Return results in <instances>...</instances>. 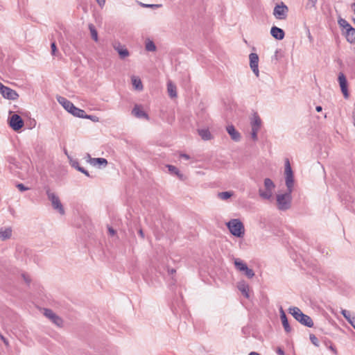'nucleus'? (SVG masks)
I'll return each mask as SVG.
<instances>
[{
  "label": "nucleus",
  "mask_w": 355,
  "mask_h": 355,
  "mask_svg": "<svg viewBox=\"0 0 355 355\" xmlns=\"http://www.w3.org/2000/svg\"><path fill=\"white\" fill-rule=\"evenodd\" d=\"M175 272V270H173H173H171V272H172V273H173V272Z\"/></svg>",
  "instance_id": "obj_62"
},
{
  "label": "nucleus",
  "mask_w": 355,
  "mask_h": 355,
  "mask_svg": "<svg viewBox=\"0 0 355 355\" xmlns=\"http://www.w3.org/2000/svg\"><path fill=\"white\" fill-rule=\"evenodd\" d=\"M245 268H246V269H243V270H242V271H241V272H243V273H244V275H245L248 278H249V279L252 278V277L254 276V271H253L252 269L249 268L248 267V266H245Z\"/></svg>",
  "instance_id": "obj_34"
},
{
  "label": "nucleus",
  "mask_w": 355,
  "mask_h": 355,
  "mask_svg": "<svg viewBox=\"0 0 355 355\" xmlns=\"http://www.w3.org/2000/svg\"><path fill=\"white\" fill-rule=\"evenodd\" d=\"M285 175H286V186L287 187V190L289 192H293V189L294 186V176L293 173L288 159L285 161Z\"/></svg>",
  "instance_id": "obj_5"
},
{
  "label": "nucleus",
  "mask_w": 355,
  "mask_h": 355,
  "mask_svg": "<svg viewBox=\"0 0 355 355\" xmlns=\"http://www.w3.org/2000/svg\"><path fill=\"white\" fill-rule=\"evenodd\" d=\"M114 49L119 53V49H123V48L121 46L120 44L114 45Z\"/></svg>",
  "instance_id": "obj_49"
},
{
  "label": "nucleus",
  "mask_w": 355,
  "mask_h": 355,
  "mask_svg": "<svg viewBox=\"0 0 355 355\" xmlns=\"http://www.w3.org/2000/svg\"><path fill=\"white\" fill-rule=\"evenodd\" d=\"M70 113L75 116L83 119L85 112L83 110L74 106Z\"/></svg>",
  "instance_id": "obj_27"
},
{
  "label": "nucleus",
  "mask_w": 355,
  "mask_h": 355,
  "mask_svg": "<svg viewBox=\"0 0 355 355\" xmlns=\"http://www.w3.org/2000/svg\"><path fill=\"white\" fill-rule=\"evenodd\" d=\"M83 119H88L94 122L98 121V117H97L95 115H87L86 113H85L84 118Z\"/></svg>",
  "instance_id": "obj_37"
},
{
  "label": "nucleus",
  "mask_w": 355,
  "mask_h": 355,
  "mask_svg": "<svg viewBox=\"0 0 355 355\" xmlns=\"http://www.w3.org/2000/svg\"><path fill=\"white\" fill-rule=\"evenodd\" d=\"M241 135H230L231 138L234 141H239L241 139Z\"/></svg>",
  "instance_id": "obj_44"
},
{
  "label": "nucleus",
  "mask_w": 355,
  "mask_h": 355,
  "mask_svg": "<svg viewBox=\"0 0 355 355\" xmlns=\"http://www.w3.org/2000/svg\"><path fill=\"white\" fill-rule=\"evenodd\" d=\"M277 352L279 355H284V352L281 348H278Z\"/></svg>",
  "instance_id": "obj_50"
},
{
  "label": "nucleus",
  "mask_w": 355,
  "mask_h": 355,
  "mask_svg": "<svg viewBox=\"0 0 355 355\" xmlns=\"http://www.w3.org/2000/svg\"><path fill=\"white\" fill-rule=\"evenodd\" d=\"M89 30L90 31V33H91V36L92 37V39L95 41V42H97L98 40V33H97V31L94 26V25H93L92 24H89Z\"/></svg>",
  "instance_id": "obj_29"
},
{
  "label": "nucleus",
  "mask_w": 355,
  "mask_h": 355,
  "mask_svg": "<svg viewBox=\"0 0 355 355\" xmlns=\"http://www.w3.org/2000/svg\"><path fill=\"white\" fill-rule=\"evenodd\" d=\"M180 157H182V158H184L187 160L189 159H190V156L187 154H184V153H181L180 155Z\"/></svg>",
  "instance_id": "obj_48"
},
{
  "label": "nucleus",
  "mask_w": 355,
  "mask_h": 355,
  "mask_svg": "<svg viewBox=\"0 0 355 355\" xmlns=\"http://www.w3.org/2000/svg\"><path fill=\"white\" fill-rule=\"evenodd\" d=\"M23 125L24 122L20 116L18 114L12 115L10 119V125L14 130H19Z\"/></svg>",
  "instance_id": "obj_11"
},
{
  "label": "nucleus",
  "mask_w": 355,
  "mask_h": 355,
  "mask_svg": "<svg viewBox=\"0 0 355 355\" xmlns=\"http://www.w3.org/2000/svg\"><path fill=\"white\" fill-rule=\"evenodd\" d=\"M232 196H233V193L231 191L220 192L218 194V198L223 200H226L230 198Z\"/></svg>",
  "instance_id": "obj_31"
},
{
  "label": "nucleus",
  "mask_w": 355,
  "mask_h": 355,
  "mask_svg": "<svg viewBox=\"0 0 355 355\" xmlns=\"http://www.w3.org/2000/svg\"><path fill=\"white\" fill-rule=\"evenodd\" d=\"M12 235V230L10 227L0 229V239L3 241L8 239Z\"/></svg>",
  "instance_id": "obj_20"
},
{
  "label": "nucleus",
  "mask_w": 355,
  "mask_h": 355,
  "mask_svg": "<svg viewBox=\"0 0 355 355\" xmlns=\"http://www.w3.org/2000/svg\"><path fill=\"white\" fill-rule=\"evenodd\" d=\"M132 84L135 89L141 91L143 89V85L141 79L137 76H132L131 78Z\"/></svg>",
  "instance_id": "obj_22"
},
{
  "label": "nucleus",
  "mask_w": 355,
  "mask_h": 355,
  "mask_svg": "<svg viewBox=\"0 0 355 355\" xmlns=\"http://www.w3.org/2000/svg\"><path fill=\"white\" fill-rule=\"evenodd\" d=\"M279 313H280V318L282 320V325H283V327H284L285 331L286 333L291 332V327L289 325L286 315L282 307L280 308Z\"/></svg>",
  "instance_id": "obj_17"
},
{
  "label": "nucleus",
  "mask_w": 355,
  "mask_h": 355,
  "mask_svg": "<svg viewBox=\"0 0 355 355\" xmlns=\"http://www.w3.org/2000/svg\"><path fill=\"white\" fill-rule=\"evenodd\" d=\"M0 339L3 342L5 345L8 346L9 343L7 338H6L1 333H0Z\"/></svg>",
  "instance_id": "obj_45"
},
{
  "label": "nucleus",
  "mask_w": 355,
  "mask_h": 355,
  "mask_svg": "<svg viewBox=\"0 0 355 355\" xmlns=\"http://www.w3.org/2000/svg\"><path fill=\"white\" fill-rule=\"evenodd\" d=\"M108 232L111 236H114L116 234V231L111 227H108Z\"/></svg>",
  "instance_id": "obj_47"
},
{
  "label": "nucleus",
  "mask_w": 355,
  "mask_h": 355,
  "mask_svg": "<svg viewBox=\"0 0 355 355\" xmlns=\"http://www.w3.org/2000/svg\"><path fill=\"white\" fill-rule=\"evenodd\" d=\"M353 6V8H354V12H355V3L353 4V6Z\"/></svg>",
  "instance_id": "obj_61"
},
{
  "label": "nucleus",
  "mask_w": 355,
  "mask_h": 355,
  "mask_svg": "<svg viewBox=\"0 0 355 355\" xmlns=\"http://www.w3.org/2000/svg\"><path fill=\"white\" fill-rule=\"evenodd\" d=\"M318 2V0H308L306 3V8L309 10L315 9L316 8V3Z\"/></svg>",
  "instance_id": "obj_35"
},
{
  "label": "nucleus",
  "mask_w": 355,
  "mask_h": 355,
  "mask_svg": "<svg viewBox=\"0 0 355 355\" xmlns=\"http://www.w3.org/2000/svg\"><path fill=\"white\" fill-rule=\"evenodd\" d=\"M352 117H353L354 125L355 126V110L352 112Z\"/></svg>",
  "instance_id": "obj_54"
},
{
  "label": "nucleus",
  "mask_w": 355,
  "mask_h": 355,
  "mask_svg": "<svg viewBox=\"0 0 355 355\" xmlns=\"http://www.w3.org/2000/svg\"><path fill=\"white\" fill-rule=\"evenodd\" d=\"M17 189L20 191H27L28 189V187H25L23 184L21 183H19L18 184H17Z\"/></svg>",
  "instance_id": "obj_41"
},
{
  "label": "nucleus",
  "mask_w": 355,
  "mask_h": 355,
  "mask_svg": "<svg viewBox=\"0 0 355 355\" xmlns=\"http://www.w3.org/2000/svg\"><path fill=\"white\" fill-rule=\"evenodd\" d=\"M343 34L345 36L347 40L352 44L355 43V28L352 26L349 28Z\"/></svg>",
  "instance_id": "obj_18"
},
{
  "label": "nucleus",
  "mask_w": 355,
  "mask_h": 355,
  "mask_svg": "<svg viewBox=\"0 0 355 355\" xmlns=\"http://www.w3.org/2000/svg\"><path fill=\"white\" fill-rule=\"evenodd\" d=\"M30 123H31V125H33V126H35V124H36V122H35V120L31 121H30Z\"/></svg>",
  "instance_id": "obj_59"
},
{
  "label": "nucleus",
  "mask_w": 355,
  "mask_h": 355,
  "mask_svg": "<svg viewBox=\"0 0 355 355\" xmlns=\"http://www.w3.org/2000/svg\"><path fill=\"white\" fill-rule=\"evenodd\" d=\"M291 193L292 192H289V191L287 190L284 193L277 195V205L279 210L285 211L291 207L292 200Z\"/></svg>",
  "instance_id": "obj_2"
},
{
  "label": "nucleus",
  "mask_w": 355,
  "mask_h": 355,
  "mask_svg": "<svg viewBox=\"0 0 355 355\" xmlns=\"http://www.w3.org/2000/svg\"><path fill=\"white\" fill-rule=\"evenodd\" d=\"M58 103L68 112H71L75 106L71 101L65 98L64 97L58 96L57 98Z\"/></svg>",
  "instance_id": "obj_15"
},
{
  "label": "nucleus",
  "mask_w": 355,
  "mask_h": 355,
  "mask_svg": "<svg viewBox=\"0 0 355 355\" xmlns=\"http://www.w3.org/2000/svg\"><path fill=\"white\" fill-rule=\"evenodd\" d=\"M132 112L134 116H135L136 117H137L139 119H148V114L143 110V108H142V107L141 105H136L134 107Z\"/></svg>",
  "instance_id": "obj_14"
},
{
  "label": "nucleus",
  "mask_w": 355,
  "mask_h": 355,
  "mask_svg": "<svg viewBox=\"0 0 355 355\" xmlns=\"http://www.w3.org/2000/svg\"><path fill=\"white\" fill-rule=\"evenodd\" d=\"M46 193L49 200L51 203L53 208L58 211L61 215H64L65 213L64 209L56 193L51 191L49 188L46 189Z\"/></svg>",
  "instance_id": "obj_4"
},
{
  "label": "nucleus",
  "mask_w": 355,
  "mask_h": 355,
  "mask_svg": "<svg viewBox=\"0 0 355 355\" xmlns=\"http://www.w3.org/2000/svg\"><path fill=\"white\" fill-rule=\"evenodd\" d=\"M44 315L58 327H61L62 325V319L56 315L52 310L45 309L44 310Z\"/></svg>",
  "instance_id": "obj_10"
},
{
  "label": "nucleus",
  "mask_w": 355,
  "mask_h": 355,
  "mask_svg": "<svg viewBox=\"0 0 355 355\" xmlns=\"http://www.w3.org/2000/svg\"><path fill=\"white\" fill-rule=\"evenodd\" d=\"M350 324L355 329V317L354 319H352V322Z\"/></svg>",
  "instance_id": "obj_56"
},
{
  "label": "nucleus",
  "mask_w": 355,
  "mask_h": 355,
  "mask_svg": "<svg viewBox=\"0 0 355 355\" xmlns=\"http://www.w3.org/2000/svg\"><path fill=\"white\" fill-rule=\"evenodd\" d=\"M289 313L302 324L308 327H312L313 326L312 319L309 315L304 314L298 307L294 306L289 308Z\"/></svg>",
  "instance_id": "obj_1"
},
{
  "label": "nucleus",
  "mask_w": 355,
  "mask_h": 355,
  "mask_svg": "<svg viewBox=\"0 0 355 355\" xmlns=\"http://www.w3.org/2000/svg\"><path fill=\"white\" fill-rule=\"evenodd\" d=\"M145 48H146V51H150V52L155 51L156 49H157L155 43L149 39L146 40V41Z\"/></svg>",
  "instance_id": "obj_28"
},
{
  "label": "nucleus",
  "mask_w": 355,
  "mask_h": 355,
  "mask_svg": "<svg viewBox=\"0 0 355 355\" xmlns=\"http://www.w3.org/2000/svg\"><path fill=\"white\" fill-rule=\"evenodd\" d=\"M315 110L317 112H320V111H322V108L321 106H317Z\"/></svg>",
  "instance_id": "obj_57"
},
{
  "label": "nucleus",
  "mask_w": 355,
  "mask_h": 355,
  "mask_svg": "<svg viewBox=\"0 0 355 355\" xmlns=\"http://www.w3.org/2000/svg\"><path fill=\"white\" fill-rule=\"evenodd\" d=\"M288 12V7L284 3L277 4L273 10V15L277 19H285Z\"/></svg>",
  "instance_id": "obj_6"
},
{
  "label": "nucleus",
  "mask_w": 355,
  "mask_h": 355,
  "mask_svg": "<svg viewBox=\"0 0 355 355\" xmlns=\"http://www.w3.org/2000/svg\"><path fill=\"white\" fill-rule=\"evenodd\" d=\"M341 313L349 323H352V319H354L355 316H352L350 312L345 309H342Z\"/></svg>",
  "instance_id": "obj_33"
},
{
  "label": "nucleus",
  "mask_w": 355,
  "mask_h": 355,
  "mask_svg": "<svg viewBox=\"0 0 355 355\" xmlns=\"http://www.w3.org/2000/svg\"><path fill=\"white\" fill-rule=\"evenodd\" d=\"M338 82L340 87L341 92L345 97L347 98L349 97V92L347 89V81L343 73H340L338 76Z\"/></svg>",
  "instance_id": "obj_12"
},
{
  "label": "nucleus",
  "mask_w": 355,
  "mask_h": 355,
  "mask_svg": "<svg viewBox=\"0 0 355 355\" xmlns=\"http://www.w3.org/2000/svg\"><path fill=\"white\" fill-rule=\"evenodd\" d=\"M201 136L204 141L211 140L213 138V135H201Z\"/></svg>",
  "instance_id": "obj_43"
},
{
  "label": "nucleus",
  "mask_w": 355,
  "mask_h": 355,
  "mask_svg": "<svg viewBox=\"0 0 355 355\" xmlns=\"http://www.w3.org/2000/svg\"><path fill=\"white\" fill-rule=\"evenodd\" d=\"M338 23L342 29V33H344L349 28L352 27V26L345 19L340 18Z\"/></svg>",
  "instance_id": "obj_26"
},
{
  "label": "nucleus",
  "mask_w": 355,
  "mask_h": 355,
  "mask_svg": "<svg viewBox=\"0 0 355 355\" xmlns=\"http://www.w3.org/2000/svg\"><path fill=\"white\" fill-rule=\"evenodd\" d=\"M71 166L73 167H74L75 168H76L78 171L86 175L87 176H88V177L89 176L88 171H86L85 169H84V168L80 166L79 164L77 161H73V162H71Z\"/></svg>",
  "instance_id": "obj_30"
},
{
  "label": "nucleus",
  "mask_w": 355,
  "mask_h": 355,
  "mask_svg": "<svg viewBox=\"0 0 355 355\" xmlns=\"http://www.w3.org/2000/svg\"><path fill=\"white\" fill-rule=\"evenodd\" d=\"M252 135V139L253 141H256L257 139V135Z\"/></svg>",
  "instance_id": "obj_55"
},
{
  "label": "nucleus",
  "mask_w": 355,
  "mask_h": 355,
  "mask_svg": "<svg viewBox=\"0 0 355 355\" xmlns=\"http://www.w3.org/2000/svg\"><path fill=\"white\" fill-rule=\"evenodd\" d=\"M310 340L311 341V343L315 345V346H318L319 345V341H318V339L317 338V337L313 335V334H311L310 335Z\"/></svg>",
  "instance_id": "obj_38"
},
{
  "label": "nucleus",
  "mask_w": 355,
  "mask_h": 355,
  "mask_svg": "<svg viewBox=\"0 0 355 355\" xmlns=\"http://www.w3.org/2000/svg\"><path fill=\"white\" fill-rule=\"evenodd\" d=\"M227 226L232 235L236 237H242L245 234L243 224L239 219H232L227 223Z\"/></svg>",
  "instance_id": "obj_3"
},
{
  "label": "nucleus",
  "mask_w": 355,
  "mask_h": 355,
  "mask_svg": "<svg viewBox=\"0 0 355 355\" xmlns=\"http://www.w3.org/2000/svg\"><path fill=\"white\" fill-rule=\"evenodd\" d=\"M0 93L3 96V98L9 99V100H16L19 95L18 94L13 90L12 89L3 85L0 83Z\"/></svg>",
  "instance_id": "obj_7"
},
{
  "label": "nucleus",
  "mask_w": 355,
  "mask_h": 355,
  "mask_svg": "<svg viewBox=\"0 0 355 355\" xmlns=\"http://www.w3.org/2000/svg\"><path fill=\"white\" fill-rule=\"evenodd\" d=\"M198 133H203V134H205V133H207V130H201V131H200Z\"/></svg>",
  "instance_id": "obj_60"
},
{
  "label": "nucleus",
  "mask_w": 355,
  "mask_h": 355,
  "mask_svg": "<svg viewBox=\"0 0 355 355\" xmlns=\"http://www.w3.org/2000/svg\"><path fill=\"white\" fill-rule=\"evenodd\" d=\"M119 55L121 59L129 56L130 53L127 49L123 48V49H119Z\"/></svg>",
  "instance_id": "obj_36"
},
{
  "label": "nucleus",
  "mask_w": 355,
  "mask_h": 355,
  "mask_svg": "<svg viewBox=\"0 0 355 355\" xmlns=\"http://www.w3.org/2000/svg\"><path fill=\"white\" fill-rule=\"evenodd\" d=\"M233 261L236 269L239 272L242 271V270L243 269H246L245 266H247V264L241 259L239 258H234Z\"/></svg>",
  "instance_id": "obj_24"
},
{
  "label": "nucleus",
  "mask_w": 355,
  "mask_h": 355,
  "mask_svg": "<svg viewBox=\"0 0 355 355\" xmlns=\"http://www.w3.org/2000/svg\"><path fill=\"white\" fill-rule=\"evenodd\" d=\"M138 233H139V236H140L142 239H144V234L143 230H142L141 229H140V230H139Z\"/></svg>",
  "instance_id": "obj_51"
},
{
  "label": "nucleus",
  "mask_w": 355,
  "mask_h": 355,
  "mask_svg": "<svg viewBox=\"0 0 355 355\" xmlns=\"http://www.w3.org/2000/svg\"><path fill=\"white\" fill-rule=\"evenodd\" d=\"M237 288L245 298L248 299L250 297V286L246 282L243 280L239 282L237 284Z\"/></svg>",
  "instance_id": "obj_13"
},
{
  "label": "nucleus",
  "mask_w": 355,
  "mask_h": 355,
  "mask_svg": "<svg viewBox=\"0 0 355 355\" xmlns=\"http://www.w3.org/2000/svg\"><path fill=\"white\" fill-rule=\"evenodd\" d=\"M23 277L26 283L30 282V281H31L30 279L28 277H26L25 275H23Z\"/></svg>",
  "instance_id": "obj_52"
},
{
  "label": "nucleus",
  "mask_w": 355,
  "mask_h": 355,
  "mask_svg": "<svg viewBox=\"0 0 355 355\" xmlns=\"http://www.w3.org/2000/svg\"><path fill=\"white\" fill-rule=\"evenodd\" d=\"M166 167L168 168V171L170 172L171 174L177 175L179 178V179L182 180L184 179V175L180 172L179 169L177 167L169 164L166 165Z\"/></svg>",
  "instance_id": "obj_25"
},
{
  "label": "nucleus",
  "mask_w": 355,
  "mask_h": 355,
  "mask_svg": "<svg viewBox=\"0 0 355 355\" xmlns=\"http://www.w3.org/2000/svg\"><path fill=\"white\" fill-rule=\"evenodd\" d=\"M251 133H257L261 131L262 121L257 112H254L250 116Z\"/></svg>",
  "instance_id": "obj_8"
},
{
  "label": "nucleus",
  "mask_w": 355,
  "mask_h": 355,
  "mask_svg": "<svg viewBox=\"0 0 355 355\" xmlns=\"http://www.w3.org/2000/svg\"><path fill=\"white\" fill-rule=\"evenodd\" d=\"M271 35L276 40H282L284 38V31L277 26H272L270 29Z\"/></svg>",
  "instance_id": "obj_16"
},
{
  "label": "nucleus",
  "mask_w": 355,
  "mask_h": 355,
  "mask_svg": "<svg viewBox=\"0 0 355 355\" xmlns=\"http://www.w3.org/2000/svg\"><path fill=\"white\" fill-rule=\"evenodd\" d=\"M248 355H260V354L257 352H252Z\"/></svg>",
  "instance_id": "obj_58"
},
{
  "label": "nucleus",
  "mask_w": 355,
  "mask_h": 355,
  "mask_svg": "<svg viewBox=\"0 0 355 355\" xmlns=\"http://www.w3.org/2000/svg\"><path fill=\"white\" fill-rule=\"evenodd\" d=\"M167 91L171 98L177 96L176 86L171 80L167 82Z\"/></svg>",
  "instance_id": "obj_21"
},
{
  "label": "nucleus",
  "mask_w": 355,
  "mask_h": 355,
  "mask_svg": "<svg viewBox=\"0 0 355 355\" xmlns=\"http://www.w3.org/2000/svg\"><path fill=\"white\" fill-rule=\"evenodd\" d=\"M329 349H331V350L334 354H336V348H335L334 346L330 345V346H329Z\"/></svg>",
  "instance_id": "obj_53"
},
{
  "label": "nucleus",
  "mask_w": 355,
  "mask_h": 355,
  "mask_svg": "<svg viewBox=\"0 0 355 355\" xmlns=\"http://www.w3.org/2000/svg\"><path fill=\"white\" fill-rule=\"evenodd\" d=\"M96 1L101 8H103L105 4V0H96Z\"/></svg>",
  "instance_id": "obj_46"
},
{
  "label": "nucleus",
  "mask_w": 355,
  "mask_h": 355,
  "mask_svg": "<svg viewBox=\"0 0 355 355\" xmlns=\"http://www.w3.org/2000/svg\"><path fill=\"white\" fill-rule=\"evenodd\" d=\"M250 67L257 77L259 76V56L256 53H251L249 55Z\"/></svg>",
  "instance_id": "obj_9"
},
{
  "label": "nucleus",
  "mask_w": 355,
  "mask_h": 355,
  "mask_svg": "<svg viewBox=\"0 0 355 355\" xmlns=\"http://www.w3.org/2000/svg\"><path fill=\"white\" fill-rule=\"evenodd\" d=\"M226 129H227V133H236L235 132V128L233 125H227L226 127Z\"/></svg>",
  "instance_id": "obj_42"
},
{
  "label": "nucleus",
  "mask_w": 355,
  "mask_h": 355,
  "mask_svg": "<svg viewBox=\"0 0 355 355\" xmlns=\"http://www.w3.org/2000/svg\"><path fill=\"white\" fill-rule=\"evenodd\" d=\"M51 54L53 55H56V53H57V47H56V45H55V42H52L51 43Z\"/></svg>",
  "instance_id": "obj_39"
},
{
  "label": "nucleus",
  "mask_w": 355,
  "mask_h": 355,
  "mask_svg": "<svg viewBox=\"0 0 355 355\" xmlns=\"http://www.w3.org/2000/svg\"><path fill=\"white\" fill-rule=\"evenodd\" d=\"M142 6L144 8H159L162 6L161 4H145L142 3Z\"/></svg>",
  "instance_id": "obj_40"
},
{
  "label": "nucleus",
  "mask_w": 355,
  "mask_h": 355,
  "mask_svg": "<svg viewBox=\"0 0 355 355\" xmlns=\"http://www.w3.org/2000/svg\"><path fill=\"white\" fill-rule=\"evenodd\" d=\"M275 184L270 178H266L264 180V188L266 190H274L275 189Z\"/></svg>",
  "instance_id": "obj_32"
},
{
  "label": "nucleus",
  "mask_w": 355,
  "mask_h": 355,
  "mask_svg": "<svg viewBox=\"0 0 355 355\" xmlns=\"http://www.w3.org/2000/svg\"><path fill=\"white\" fill-rule=\"evenodd\" d=\"M272 190H266V189H259V194L260 196V197L264 200H269L271 198V197L272 196Z\"/></svg>",
  "instance_id": "obj_23"
},
{
  "label": "nucleus",
  "mask_w": 355,
  "mask_h": 355,
  "mask_svg": "<svg viewBox=\"0 0 355 355\" xmlns=\"http://www.w3.org/2000/svg\"><path fill=\"white\" fill-rule=\"evenodd\" d=\"M87 156L89 159L90 164L94 166L98 164L105 166L107 164V161L105 158H92L89 154H87Z\"/></svg>",
  "instance_id": "obj_19"
}]
</instances>
